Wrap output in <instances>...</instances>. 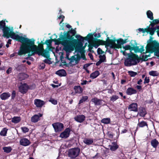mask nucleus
<instances>
[{
  "label": "nucleus",
  "mask_w": 159,
  "mask_h": 159,
  "mask_svg": "<svg viewBox=\"0 0 159 159\" xmlns=\"http://www.w3.org/2000/svg\"><path fill=\"white\" fill-rule=\"evenodd\" d=\"M101 122L104 124H108L111 122V119L110 118H104L102 119Z\"/></svg>",
  "instance_id": "nucleus-36"
},
{
  "label": "nucleus",
  "mask_w": 159,
  "mask_h": 159,
  "mask_svg": "<svg viewBox=\"0 0 159 159\" xmlns=\"http://www.w3.org/2000/svg\"><path fill=\"white\" fill-rule=\"evenodd\" d=\"M6 27V23L5 21L3 20L1 21H0V28H2L3 29Z\"/></svg>",
  "instance_id": "nucleus-48"
},
{
  "label": "nucleus",
  "mask_w": 159,
  "mask_h": 159,
  "mask_svg": "<svg viewBox=\"0 0 159 159\" xmlns=\"http://www.w3.org/2000/svg\"><path fill=\"white\" fill-rule=\"evenodd\" d=\"M151 146L155 148H156L159 145V143L156 139L152 140L150 142Z\"/></svg>",
  "instance_id": "nucleus-27"
},
{
  "label": "nucleus",
  "mask_w": 159,
  "mask_h": 159,
  "mask_svg": "<svg viewBox=\"0 0 159 159\" xmlns=\"http://www.w3.org/2000/svg\"><path fill=\"white\" fill-rule=\"evenodd\" d=\"M48 101L49 102H50L52 104L54 105H56L57 103V100H55L52 98H51Z\"/></svg>",
  "instance_id": "nucleus-52"
},
{
  "label": "nucleus",
  "mask_w": 159,
  "mask_h": 159,
  "mask_svg": "<svg viewBox=\"0 0 159 159\" xmlns=\"http://www.w3.org/2000/svg\"><path fill=\"white\" fill-rule=\"evenodd\" d=\"M76 56L77 57H76L75 63L76 64H77L80 61L81 57L80 55L79 54H77L76 55Z\"/></svg>",
  "instance_id": "nucleus-55"
},
{
  "label": "nucleus",
  "mask_w": 159,
  "mask_h": 159,
  "mask_svg": "<svg viewBox=\"0 0 159 159\" xmlns=\"http://www.w3.org/2000/svg\"><path fill=\"white\" fill-rule=\"evenodd\" d=\"M3 150L4 152L7 153L10 152L12 150V148L11 147H4L3 148Z\"/></svg>",
  "instance_id": "nucleus-35"
},
{
  "label": "nucleus",
  "mask_w": 159,
  "mask_h": 159,
  "mask_svg": "<svg viewBox=\"0 0 159 159\" xmlns=\"http://www.w3.org/2000/svg\"><path fill=\"white\" fill-rule=\"evenodd\" d=\"M34 40L33 39H30L28 38L25 43L21 44L20 49L18 52L19 56L25 55L27 53H30L31 51H34V52L38 55L40 54L39 52L37 50L38 46L34 44Z\"/></svg>",
  "instance_id": "nucleus-2"
},
{
  "label": "nucleus",
  "mask_w": 159,
  "mask_h": 159,
  "mask_svg": "<svg viewBox=\"0 0 159 159\" xmlns=\"http://www.w3.org/2000/svg\"><path fill=\"white\" fill-rule=\"evenodd\" d=\"M16 92L15 91L13 90L11 94V99H13L15 98V97L16 96Z\"/></svg>",
  "instance_id": "nucleus-61"
},
{
  "label": "nucleus",
  "mask_w": 159,
  "mask_h": 159,
  "mask_svg": "<svg viewBox=\"0 0 159 159\" xmlns=\"http://www.w3.org/2000/svg\"><path fill=\"white\" fill-rule=\"evenodd\" d=\"M104 52L100 48H98L97 49V53L98 54H102Z\"/></svg>",
  "instance_id": "nucleus-62"
},
{
  "label": "nucleus",
  "mask_w": 159,
  "mask_h": 159,
  "mask_svg": "<svg viewBox=\"0 0 159 159\" xmlns=\"http://www.w3.org/2000/svg\"><path fill=\"white\" fill-rule=\"evenodd\" d=\"M34 104L38 107H41L45 104L44 101L36 99L34 100Z\"/></svg>",
  "instance_id": "nucleus-17"
},
{
  "label": "nucleus",
  "mask_w": 159,
  "mask_h": 159,
  "mask_svg": "<svg viewBox=\"0 0 159 159\" xmlns=\"http://www.w3.org/2000/svg\"><path fill=\"white\" fill-rule=\"evenodd\" d=\"M99 58H100V60L102 62H104L106 60V57L105 55H100L99 56Z\"/></svg>",
  "instance_id": "nucleus-46"
},
{
  "label": "nucleus",
  "mask_w": 159,
  "mask_h": 159,
  "mask_svg": "<svg viewBox=\"0 0 159 159\" xmlns=\"http://www.w3.org/2000/svg\"><path fill=\"white\" fill-rule=\"evenodd\" d=\"M52 126L56 132L61 131L64 128L63 124L60 122L53 123L52 124Z\"/></svg>",
  "instance_id": "nucleus-10"
},
{
  "label": "nucleus",
  "mask_w": 159,
  "mask_h": 159,
  "mask_svg": "<svg viewBox=\"0 0 159 159\" xmlns=\"http://www.w3.org/2000/svg\"><path fill=\"white\" fill-rule=\"evenodd\" d=\"M147 29L148 33H149L150 34L152 35L154 34V32L156 30V27L150 28L149 26H147Z\"/></svg>",
  "instance_id": "nucleus-31"
},
{
  "label": "nucleus",
  "mask_w": 159,
  "mask_h": 159,
  "mask_svg": "<svg viewBox=\"0 0 159 159\" xmlns=\"http://www.w3.org/2000/svg\"><path fill=\"white\" fill-rule=\"evenodd\" d=\"M21 120L20 117L14 116L11 119V122L14 123L16 124L19 122Z\"/></svg>",
  "instance_id": "nucleus-33"
},
{
  "label": "nucleus",
  "mask_w": 159,
  "mask_h": 159,
  "mask_svg": "<svg viewBox=\"0 0 159 159\" xmlns=\"http://www.w3.org/2000/svg\"><path fill=\"white\" fill-rule=\"evenodd\" d=\"M144 47L143 46H141V48H139V52H140L142 54H146V53H144L145 52H144Z\"/></svg>",
  "instance_id": "nucleus-54"
},
{
  "label": "nucleus",
  "mask_w": 159,
  "mask_h": 159,
  "mask_svg": "<svg viewBox=\"0 0 159 159\" xmlns=\"http://www.w3.org/2000/svg\"><path fill=\"white\" fill-rule=\"evenodd\" d=\"M149 74L153 76H156L158 75L159 73L157 71L152 70L149 72Z\"/></svg>",
  "instance_id": "nucleus-39"
},
{
  "label": "nucleus",
  "mask_w": 159,
  "mask_h": 159,
  "mask_svg": "<svg viewBox=\"0 0 159 159\" xmlns=\"http://www.w3.org/2000/svg\"><path fill=\"white\" fill-rule=\"evenodd\" d=\"M68 31L67 32L64 31L63 33L61 32V34L60 35V38L57 39H50L51 41V43L52 41H54L55 43V44L56 45L61 44L63 46V49L66 51V48H67V46H66V43L67 42V39L68 38Z\"/></svg>",
  "instance_id": "nucleus-3"
},
{
  "label": "nucleus",
  "mask_w": 159,
  "mask_h": 159,
  "mask_svg": "<svg viewBox=\"0 0 159 159\" xmlns=\"http://www.w3.org/2000/svg\"><path fill=\"white\" fill-rule=\"evenodd\" d=\"M20 143L21 145L26 146L30 145V141L26 138H23L20 140Z\"/></svg>",
  "instance_id": "nucleus-14"
},
{
  "label": "nucleus",
  "mask_w": 159,
  "mask_h": 159,
  "mask_svg": "<svg viewBox=\"0 0 159 159\" xmlns=\"http://www.w3.org/2000/svg\"><path fill=\"white\" fill-rule=\"evenodd\" d=\"M88 97L87 96H83L81 99L79 101V104H81L84 102L86 101L88 99Z\"/></svg>",
  "instance_id": "nucleus-42"
},
{
  "label": "nucleus",
  "mask_w": 159,
  "mask_h": 159,
  "mask_svg": "<svg viewBox=\"0 0 159 159\" xmlns=\"http://www.w3.org/2000/svg\"><path fill=\"white\" fill-rule=\"evenodd\" d=\"M74 89L76 93H81L83 92V89L80 85L75 86Z\"/></svg>",
  "instance_id": "nucleus-26"
},
{
  "label": "nucleus",
  "mask_w": 159,
  "mask_h": 159,
  "mask_svg": "<svg viewBox=\"0 0 159 159\" xmlns=\"http://www.w3.org/2000/svg\"><path fill=\"white\" fill-rule=\"evenodd\" d=\"M117 42V44L116 45V47H115L116 49L121 48H122L121 45H123V39L120 38L118 40H116Z\"/></svg>",
  "instance_id": "nucleus-29"
},
{
  "label": "nucleus",
  "mask_w": 159,
  "mask_h": 159,
  "mask_svg": "<svg viewBox=\"0 0 159 159\" xmlns=\"http://www.w3.org/2000/svg\"><path fill=\"white\" fill-rule=\"evenodd\" d=\"M128 73L131 77H135L136 75H137V72L131 70L129 71H128Z\"/></svg>",
  "instance_id": "nucleus-44"
},
{
  "label": "nucleus",
  "mask_w": 159,
  "mask_h": 159,
  "mask_svg": "<svg viewBox=\"0 0 159 159\" xmlns=\"http://www.w3.org/2000/svg\"><path fill=\"white\" fill-rule=\"evenodd\" d=\"M3 33V36L7 38L10 37L11 32L13 31L12 30H11L10 28L6 26L2 29Z\"/></svg>",
  "instance_id": "nucleus-11"
},
{
  "label": "nucleus",
  "mask_w": 159,
  "mask_h": 159,
  "mask_svg": "<svg viewBox=\"0 0 159 159\" xmlns=\"http://www.w3.org/2000/svg\"><path fill=\"white\" fill-rule=\"evenodd\" d=\"M87 43H86L84 46H83L82 48L80 49H79L78 51L79 52H81V51L84 52H85V51L84 50V49L85 48V47H86L87 45Z\"/></svg>",
  "instance_id": "nucleus-57"
},
{
  "label": "nucleus",
  "mask_w": 159,
  "mask_h": 159,
  "mask_svg": "<svg viewBox=\"0 0 159 159\" xmlns=\"http://www.w3.org/2000/svg\"><path fill=\"white\" fill-rule=\"evenodd\" d=\"M15 69L18 71H22L23 70L24 66L23 65H19L18 66L15 68Z\"/></svg>",
  "instance_id": "nucleus-41"
},
{
  "label": "nucleus",
  "mask_w": 159,
  "mask_h": 159,
  "mask_svg": "<svg viewBox=\"0 0 159 159\" xmlns=\"http://www.w3.org/2000/svg\"><path fill=\"white\" fill-rule=\"evenodd\" d=\"M85 37L87 38V39L86 40H88L89 39H93V34L92 33H89L87 35V36Z\"/></svg>",
  "instance_id": "nucleus-49"
},
{
  "label": "nucleus",
  "mask_w": 159,
  "mask_h": 159,
  "mask_svg": "<svg viewBox=\"0 0 159 159\" xmlns=\"http://www.w3.org/2000/svg\"><path fill=\"white\" fill-rule=\"evenodd\" d=\"M80 151V149L78 147L72 148L68 149L67 155L71 159H75L79 155Z\"/></svg>",
  "instance_id": "nucleus-6"
},
{
  "label": "nucleus",
  "mask_w": 159,
  "mask_h": 159,
  "mask_svg": "<svg viewBox=\"0 0 159 159\" xmlns=\"http://www.w3.org/2000/svg\"><path fill=\"white\" fill-rule=\"evenodd\" d=\"M116 41V39H111L110 41L109 42V46H110L111 48L116 49L115 48L116 47V44L115 43Z\"/></svg>",
  "instance_id": "nucleus-32"
},
{
  "label": "nucleus",
  "mask_w": 159,
  "mask_h": 159,
  "mask_svg": "<svg viewBox=\"0 0 159 159\" xmlns=\"http://www.w3.org/2000/svg\"><path fill=\"white\" fill-rule=\"evenodd\" d=\"M91 101L94 103L95 106H99L102 104V100L99 99L96 97L92 98Z\"/></svg>",
  "instance_id": "nucleus-20"
},
{
  "label": "nucleus",
  "mask_w": 159,
  "mask_h": 159,
  "mask_svg": "<svg viewBox=\"0 0 159 159\" xmlns=\"http://www.w3.org/2000/svg\"><path fill=\"white\" fill-rule=\"evenodd\" d=\"M84 143L87 145H90L93 143V139H86L84 141Z\"/></svg>",
  "instance_id": "nucleus-38"
},
{
  "label": "nucleus",
  "mask_w": 159,
  "mask_h": 159,
  "mask_svg": "<svg viewBox=\"0 0 159 159\" xmlns=\"http://www.w3.org/2000/svg\"><path fill=\"white\" fill-rule=\"evenodd\" d=\"M123 48L125 50H129L131 51H132V47L129 45H126L125 46H123Z\"/></svg>",
  "instance_id": "nucleus-50"
},
{
  "label": "nucleus",
  "mask_w": 159,
  "mask_h": 159,
  "mask_svg": "<svg viewBox=\"0 0 159 159\" xmlns=\"http://www.w3.org/2000/svg\"><path fill=\"white\" fill-rule=\"evenodd\" d=\"M44 42L41 41L40 43L39 44L37 50L39 52L40 54L39 55H42L43 57L48 58L49 57L50 54L49 51L46 49L44 50L43 48Z\"/></svg>",
  "instance_id": "nucleus-7"
},
{
  "label": "nucleus",
  "mask_w": 159,
  "mask_h": 159,
  "mask_svg": "<svg viewBox=\"0 0 159 159\" xmlns=\"http://www.w3.org/2000/svg\"><path fill=\"white\" fill-rule=\"evenodd\" d=\"M56 74L60 77L65 76L66 75V70L63 69L59 70L56 71Z\"/></svg>",
  "instance_id": "nucleus-24"
},
{
  "label": "nucleus",
  "mask_w": 159,
  "mask_h": 159,
  "mask_svg": "<svg viewBox=\"0 0 159 159\" xmlns=\"http://www.w3.org/2000/svg\"><path fill=\"white\" fill-rule=\"evenodd\" d=\"M128 57L125 60L124 65L126 66H130L137 64L140 61L138 55L133 53L128 54Z\"/></svg>",
  "instance_id": "nucleus-4"
},
{
  "label": "nucleus",
  "mask_w": 159,
  "mask_h": 159,
  "mask_svg": "<svg viewBox=\"0 0 159 159\" xmlns=\"http://www.w3.org/2000/svg\"><path fill=\"white\" fill-rule=\"evenodd\" d=\"M43 114L39 113L38 114H35L31 118V121L34 123L37 122L40 120V117L42 116Z\"/></svg>",
  "instance_id": "nucleus-16"
},
{
  "label": "nucleus",
  "mask_w": 159,
  "mask_h": 159,
  "mask_svg": "<svg viewBox=\"0 0 159 159\" xmlns=\"http://www.w3.org/2000/svg\"><path fill=\"white\" fill-rule=\"evenodd\" d=\"M10 37L13 39L16 40V41L21 42V44L25 43L26 39V38L22 36H20L18 34H16L13 31L11 32Z\"/></svg>",
  "instance_id": "nucleus-8"
},
{
  "label": "nucleus",
  "mask_w": 159,
  "mask_h": 159,
  "mask_svg": "<svg viewBox=\"0 0 159 159\" xmlns=\"http://www.w3.org/2000/svg\"><path fill=\"white\" fill-rule=\"evenodd\" d=\"M70 129L69 128H66L63 132L60 134V137L64 139L68 138L70 135Z\"/></svg>",
  "instance_id": "nucleus-12"
},
{
  "label": "nucleus",
  "mask_w": 159,
  "mask_h": 159,
  "mask_svg": "<svg viewBox=\"0 0 159 159\" xmlns=\"http://www.w3.org/2000/svg\"><path fill=\"white\" fill-rule=\"evenodd\" d=\"M139 47L137 45L132 47V50L134 51L135 53L139 52Z\"/></svg>",
  "instance_id": "nucleus-47"
},
{
  "label": "nucleus",
  "mask_w": 159,
  "mask_h": 159,
  "mask_svg": "<svg viewBox=\"0 0 159 159\" xmlns=\"http://www.w3.org/2000/svg\"><path fill=\"white\" fill-rule=\"evenodd\" d=\"M67 42L66 46L67 48L66 49V51L67 52H70L74 50V48L75 50L80 49L81 48L83 45L84 40H87V37H83L79 35H77L75 37L77 39H74V36L75 35L76 32L75 30L71 29L68 31Z\"/></svg>",
  "instance_id": "nucleus-1"
},
{
  "label": "nucleus",
  "mask_w": 159,
  "mask_h": 159,
  "mask_svg": "<svg viewBox=\"0 0 159 159\" xmlns=\"http://www.w3.org/2000/svg\"><path fill=\"white\" fill-rule=\"evenodd\" d=\"M110 40L111 39H110L109 37H107L106 40L105 41L106 42H107V43H106V46H110L109 42L110 41Z\"/></svg>",
  "instance_id": "nucleus-59"
},
{
  "label": "nucleus",
  "mask_w": 159,
  "mask_h": 159,
  "mask_svg": "<svg viewBox=\"0 0 159 159\" xmlns=\"http://www.w3.org/2000/svg\"><path fill=\"white\" fill-rule=\"evenodd\" d=\"M119 97L118 96L116 95H113L112 96L110 97V100L111 101L114 102L118 99Z\"/></svg>",
  "instance_id": "nucleus-43"
},
{
  "label": "nucleus",
  "mask_w": 159,
  "mask_h": 159,
  "mask_svg": "<svg viewBox=\"0 0 159 159\" xmlns=\"http://www.w3.org/2000/svg\"><path fill=\"white\" fill-rule=\"evenodd\" d=\"M85 116L83 115H78L75 118V120L79 123L83 122L85 120Z\"/></svg>",
  "instance_id": "nucleus-21"
},
{
  "label": "nucleus",
  "mask_w": 159,
  "mask_h": 159,
  "mask_svg": "<svg viewBox=\"0 0 159 159\" xmlns=\"http://www.w3.org/2000/svg\"><path fill=\"white\" fill-rule=\"evenodd\" d=\"M21 129L24 133H26L29 131V129L26 127H22Z\"/></svg>",
  "instance_id": "nucleus-56"
},
{
  "label": "nucleus",
  "mask_w": 159,
  "mask_h": 159,
  "mask_svg": "<svg viewBox=\"0 0 159 159\" xmlns=\"http://www.w3.org/2000/svg\"><path fill=\"white\" fill-rule=\"evenodd\" d=\"M45 64L44 63H42L40 66V69H43L45 67Z\"/></svg>",
  "instance_id": "nucleus-64"
},
{
  "label": "nucleus",
  "mask_w": 159,
  "mask_h": 159,
  "mask_svg": "<svg viewBox=\"0 0 159 159\" xmlns=\"http://www.w3.org/2000/svg\"><path fill=\"white\" fill-rule=\"evenodd\" d=\"M92 64V63L85 64V65H84L83 66V69H84V70L87 69V68Z\"/></svg>",
  "instance_id": "nucleus-63"
},
{
  "label": "nucleus",
  "mask_w": 159,
  "mask_h": 159,
  "mask_svg": "<svg viewBox=\"0 0 159 159\" xmlns=\"http://www.w3.org/2000/svg\"><path fill=\"white\" fill-rule=\"evenodd\" d=\"M29 77V75L26 74L21 73L18 75V77L19 79L22 81L25 80Z\"/></svg>",
  "instance_id": "nucleus-25"
},
{
  "label": "nucleus",
  "mask_w": 159,
  "mask_h": 159,
  "mask_svg": "<svg viewBox=\"0 0 159 159\" xmlns=\"http://www.w3.org/2000/svg\"><path fill=\"white\" fill-rule=\"evenodd\" d=\"M138 104L137 103H132L128 107V109L130 111L137 112L138 111Z\"/></svg>",
  "instance_id": "nucleus-13"
},
{
  "label": "nucleus",
  "mask_w": 159,
  "mask_h": 159,
  "mask_svg": "<svg viewBox=\"0 0 159 159\" xmlns=\"http://www.w3.org/2000/svg\"><path fill=\"white\" fill-rule=\"evenodd\" d=\"M110 150L112 152L116 151L119 148V146L116 142H113L111 145H109Z\"/></svg>",
  "instance_id": "nucleus-18"
},
{
  "label": "nucleus",
  "mask_w": 159,
  "mask_h": 159,
  "mask_svg": "<svg viewBox=\"0 0 159 159\" xmlns=\"http://www.w3.org/2000/svg\"><path fill=\"white\" fill-rule=\"evenodd\" d=\"M100 74L98 70H96L92 73L90 75V77L93 79L96 78Z\"/></svg>",
  "instance_id": "nucleus-28"
},
{
  "label": "nucleus",
  "mask_w": 159,
  "mask_h": 159,
  "mask_svg": "<svg viewBox=\"0 0 159 159\" xmlns=\"http://www.w3.org/2000/svg\"><path fill=\"white\" fill-rule=\"evenodd\" d=\"M145 126H147V127L148 126V125L147 122L143 120L139 122V123L138 124V127H139V128H142Z\"/></svg>",
  "instance_id": "nucleus-30"
},
{
  "label": "nucleus",
  "mask_w": 159,
  "mask_h": 159,
  "mask_svg": "<svg viewBox=\"0 0 159 159\" xmlns=\"http://www.w3.org/2000/svg\"><path fill=\"white\" fill-rule=\"evenodd\" d=\"M137 93V91L131 87L128 88L126 90V94L129 95H131L133 94H136Z\"/></svg>",
  "instance_id": "nucleus-22"
},
{
  "label": "nucleus",
  "mask_w": 159,
  "mask_h": 159,
  "mask_svg": "<svg viewBox=\"0 0 159 159\" xmlns=\"http://www.w3.org/2000/svg\"><path fill=\"white\" fill-rule=\"evenodd\" d=\"M94 42L97 48L100 45H105L106 46L107 42L105 41L96 39V40Z\"/></svg>",
  "instance_id": "nucleus-19"
},
{
  "label": "nucleus",
  "mask_w": 159,
  "mask_h": 159,
  "mask_svg": "<svg viewBox=\"0 0 159 159\" xmlns=\"http://www.w3.org/2000/svg\"><path fill=\"white\" fill-rule=\"evenodd\" d=\"M153 39L152 36H150V39L147 41L148 44L145 47L146 51L144 53H152L154 51L153 49L157 46L159 43L156 40H153Z\"/></svg>",
  "instance_id": "nucleus-5"
},
{
  "label": "nucleus",
  "mask_w": 159,
  "mask_h": 159,
  "mask_svg": "<svg viewBox=\"0 0 159 159\" xmlns=\"http://www.w3.org/2000/svg\"><path fill=\"white\" fill-rule=\"evenodd\" d=\"M150 81V79L149 77H147V76L144 79V84H148L149 83Z\"/></svg>",
  "instance_id": "nucleus-60"
},
{
  "label": "nucleus",
  "mask_w": 159,
  "mask_h": 159,
  "mask_svg": "<svg viewBox=\"0 0 159 159\" xmlns=\"http://www.w3.org/2000/svg\"><path fill=\"white\" fill-rule=\"evenodd\" d=\"M147 17L151 20L153 19V14L152 12L150 10L148 11L147 12Z\"/></svg>",
  "instance_id": "nucleus-34"
},
{
  "label": "nucleus",
  "mask_w": 159,
  "mask_h": 159,
  "mask_svg": "<svg viewBox=\"0 0 159 159\" xmlns=\"http://www.w3.org/2000/svg\"><path fill=\"white\" fill-rule=\"evenodd\" d=\"M68 59L70 61V63L73 62L74 61H76V57L75 56H72L71 58H70L68 57Z\"/></svg>",
  "instance_id": "nucleus-58"
},
{
  "label": "nucleus",
  "mask_w": 159,
  "mask_h": 159,
  "mask_svg": "<svg viewBox=\"0 0 159 159\" xmlns=\"http://www.w3.org/2000/svg\"><path fill=\"white\" fill-rule=\"evenodd\" d=\"M138 30L139 32H142L143 33H144L145 32L148 33V30L147 28L145 29L140 28L138 29Z\"/></svg>",
  "instance_id": "nucleus-53"
},
{
  "label": "nucleus",
  "mask_w": 159,
  "mask_h": 159,
  "mask_svg": "<svg viewBox=\"0 0 159 159\" xmlns=\"http://www.w3.org/2000/svg\"><path fill=\"white\" fill-rule=\"evenodd\" d=\"M96 46V44H95V43L94 41L93 44H89L88 45L89 50V51H91V50L93 48V47H94L96 48H97Z\"/></svg>",
  "instance_id": "nucleus-51"
},
{
  "label": "nucleus",
  "mask_w": 159,
  "mask_h": 159,
  "mask_svg": "<svg viewBox=\"0 0 159 159\" xmlns=\"http://www.w3.org/2000/svg\"><path fill=\"white\" fill-rule=\"evenodd\" d=\"M7 130L8 129L6 128H3L0 132V135L4 136H6Z\"/></svg>",
  "instance_id": "nucleus-37"
},
{
  "label": "nucleus",
  "mask_w": 159,
  "mask_h": 159,
  "mask_svg": "<svg viewBox=\"0 0 159 159\" xmlns=\"http://www.w3.org/2000/svg\"><path fill=\"white\" fill-rule=\"evenodd\" d=\"M11 96V94L9 92L4 93L0 95V97L2 100H6L8 98Z\"/></svg>",
  "instance_id": "nucleus-23"
},
{
  "label": "nucleus",
  "mask_w": 159,
  "mask_h": 159,
  "mask_svg": "<svg viewBox=\"0 0 159 159\" xmlns=\"http://www.w3.org/2000/svg\"><path fill=\"white\" fill-rule=\"evenodd\" d=\"M139 110L138 114L141 117H145L146 115L147 114L146 108L143 107H140L139 108Z\"/></svg>",
  "instance_id": "nucleus-15"
},
{
  "label": "nucleus",
  "mask_w": 159,
  "mask_h": 159,
  "mask_svg": "<svg viewBox=\"0 0 159 159\" xmlns=\"http://www.w3.org/2000/svg\"><path fill=\"white\" fill-rule=\"evenodd\" d=\"M148 57L147 55L143 54L141 56V57H139V59H140V60H141L142 61H146L148 60Z\"/></svg>",
  "instance_id": "nucleus-40"
},
{
  "label": "nucleus",
  "mask_w": 159,
  "mask_h": 159,
  "mask_svg": "<svg viewBox=\"0 0 159 159\" xmlns=\"http://www.w3.org/2000/svg\"><path fill=\"white\" fill-rule=\"evenodd\" d=\"M44 44H46L47 46V48L51 46L52 43L50 39L46 40L45 42H44Z\"/></svg>",
  "instance_id": "nucleus-45"
},
{
  "label": "nucleus",
  "mask_w": 159,
  "mask_h": 159,
  "mask_svg": "<svg viewBox=\"0 0 159 159\" xmlns=\"http://www.w3.org/2000/svg\"><path fill=\"white\" fill-rule=\"evenodd\" d=\"M29 89H32L26 83H21L19 87V92L22 94L26 93Z\"/></svg>",
  "instance_id": "nucleus-9"
}]
</instances>
